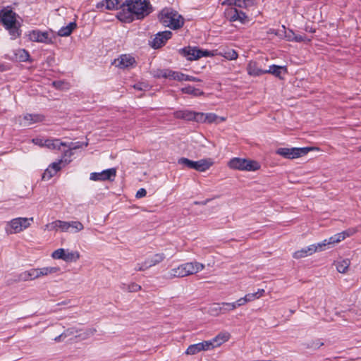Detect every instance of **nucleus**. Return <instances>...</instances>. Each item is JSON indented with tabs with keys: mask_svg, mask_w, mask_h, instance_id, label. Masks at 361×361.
Masks as SVG:
<instances>
[{
	"mask_svg": "<svg viewBox=\"0 0 361 361\" xmlns=\"http://www.w3.org/2000/svg\"><path fill=\"white\" fill-rule=\"evenodd\" d=\"M124 8L117 13L118 19L122 22L142 19L152 12L151 5L147 0H124Z\"/></svg>",
	"mask_w": 361,
	"mask_h": 361,
	"instance_id": "1",
	"label": "nucleus"
},
{
	"mask_svg": "<svg viewBox=\"0 0 361 361\" xmlns=\"http://www.w3.org/2000/svg\"><path fill=\"white\" fill-rule=\"evenodd\" d=\"M252 0H224L221 5L228 6L229 8L224 11L225 16L230 22L238 21L241 24H247L249 21L248 16L243 11L238 10L240 8H247L253 5Z\"/></svg>",
	"mask_w": 361,
	"mask_h": 361,
	"instance_id": "2",
	"label": "nucleus"
},
{
	"mask_svg": "<svg viewBox=\"0 0 361 361\" xmlns=\"http://www.w3.org/2000/svg\"><path fill=\"white\" fill-rule=\"evenodd\" d=\"M0 22L7 30L12 39L20 37L21 31L20 24L17 20V14L9 6L3 8L0 11Z\"/></svg>",
	"mask_w": 361,
	"mask_h": 361,
	"instance_id": "3",
	"label": "nucleus"
},
{
	"mask_svg": "<svg viewBox=\"0 0 361 361\" xmlns=\"http://www.w3.org/2000/svg\"><path fill=\"white\" fill-rule=\"evenodd\" d=\"M160 23L165 27L173 30H177L183 27L184 18L177 11L165 8L161 10L158 16Z\"/></svg>",
	"mask_w": 361,
	"mask_h": 361,
	"instance_id": "4",
	"label": "nucleus"
},
{
	"mask_svg": "<svg viewBox=\"0 0 361 361\" xmlns=\"http://www.w3.org/2000/svg\"><path fill=\"white\" fill-rule=\"evenodd\" d=\"M178 164L183 168L194 169L200 172L208 170L214 164L212 159H202L198 161H192L185 157H181L178 160Z\"/></svg>",
	"mask_w": 361,
	"mask_h": 361,
	"instance_id": "5",
	"label": "nucleus"
},
{
	"mask_svg": "<svg viewBox=\"0 0 361 361\" xmlns=\"http://www.w3.org/2000/svg\"><path fill=\"white\" fill-rule=\"evenodd\" d=\"M228 166L231 169L248 171H255L260 168L259 164L256 161L237 157L231 159Z\"/></svg>",
	"mask_w": 361,
	"mask_h": 361,
	"instance_id": "6",
	"label": "nucleus"
},
{
	"mask_svg": "<svg viewBox=\"0 0 361 361\" xmlns=\"http://www.w3.org/2000/svg\"><path fill=\"white\" fill-rule=\"evenodd\" d=\"M181 54L190 61L197 60L202 57L214 56L215 51H208L199 49L197 47H188L180 50Z\"/></svg>",
	"mask_w": 361,
	"mask_h": 361,
	"instance_id": "7",
	"label": "nucleus"
},
{
	"mask_svg": "<svg viewBox=\"0 0 361 361\" xmlns=\"http://www.w3.org/2000/svg\"><path fill=\"white\" fill-rule=\"evenodd\" d=\"M311 150V147H280L276 150V154L286 159H293L306 155Z\"/></svg>",
	"mask_w": 361,
	"mask_h": 361,
	"instance_id": "8",
	"label": "nucleus"
},
{
	"mask_svg": "<svg viewBox=\"0 0 361 361\" xmlns=\"http://www.w3.org/2000/svg\"><path fill=\"white\" fill-rule=\"evenodd\" d=\"M29 39L32 42L53 44L55 36L52 31H40L39 30H32L28 34Z\"/></svg>",
	"mask_w": 361,
	"mask_h": 361,
	"instance_id": "9",
	"label": "nucleus"
},
{
	"mask_svg": "<svg viewBox=\"0 0 361 361\" xmlns=\"http://www.w3.org/2000/svg\"><path fill=\"white\" fill-rule=\"evenodd\" d=\"M116 175V170L114 168H111L99 173H91L90 179L94 181L113 180Z\"/></svg>",
	"mask_w": 361,
	"mask_h": 361,
	"instance_id": "10",
	"label": "nucleus"
},
{
	"mask_svg": "<svg viewBox=\"0 0 361 361\" xmlns=\"http://www.w3.org/2000/svg\"><path fill=\"white\" fill-rule=\"evenodd\" d=\"M30 221H33V218H16L10 221L11 228L13 230L12 233H17L26 229L30 226Z\"/></svg>",
	"mask_w": 361,
	"mask_h": 361,
	"instance_id": "11",
	"label": "nucleus"
},
{
	"mask_svg": "<svg viewBox=\"0 0 361 361\" xmlns=\"http://www.w3.org/2000/svg\"><path fill=\"white\" fill-rule=\"evenodd\" d=\"M172 32L169 30L159 32L153 38L150 42V45L154 49H159L164 46L166 42L171 39Z\"/></svg>",
	"mask_w": 361,
	"mask_h": 361,
	"instance_id": "12",
	"label": "nucleus"
},
{
	"mask_svg": "<svg viewBox=\"0 0 361 361\" xmlns=\"http://www.w3.org/2000/svg\"><path fill=\"white\" fill-rule=\"evenodd\" d=\"M44 120V116L39 114H27L23 117H19L20 124L23 127H28L32 124L42 122Z\"/></svg>",
	"mask_w": 361,
	"mask_h": 361,
	"instance_id": "13",
	"label": "nucleus"
},
{
	"mask_svg": "<svg viewBox=\"0 0 361 361\" xmlns=\"http://www.w3.org/2000/svg\"><path fill=\"white\" fill-rule=\"evenodd\" d=\"M124 0H103L97 4L96 8L97 9H102L105 8L107 10H118L121 11L124 8Z\"/></svg>",
	"mask_w": 361,
	"mask_h": 361,
	"instance_id": "14",
	"label": "nucleus"
},
{
	"mask_svg": "<svg viewBox=\"0 0 361 361\" xmlns=\"http://www.w3.org/2000/svg\"><path fill=\"white\" fill-rule=\"evenodd\" d=\"M212 348H214V343L212 341H204L189 345L185 353L188 355H195L202 350H208Z\"/></svg>",
	"mask_w": 361,
	"mask_h": 361,
	"instance_id": "15",
	"label": "nucleus"
},
{
	"mask_svg": "<svg viewBox=\"0 0 361 361\" xmlns=\"http://www.w3.org/2000/svg\"><path fill=\"white\" fill-rule=\"evenodd\" d=\"M135 63V59L132 55L121 54L113 61L112 65L118 68H128L134 66Z\"/></svg>",
	"mask_w": 361,
	"mask_h": 361,
	"instance_id": "16",
	"label": "nucleus"
},
{
	"mask_svg": "<svg viewBox=\"0 0 361 361\" xmlns=\"http://www.w3.org/2000/svg\"><path fill=\"white\" fill-rule=\"evenodd\" d=\"M341 234L336 233L333 236H331L328 239L324 240L322 242L319 243V247H320V250L323 251L329 247L334 246L336 243L343 240V236L341 235Z\"/></svg>",
	"mask_w": 361,
	"mask_h": 361,
	"instance_id": "17",
	"label": "nucleus"
},
{
	"mask_svg": "<svg viewBox=\"0 0 361 361\" xmlns=\"http://www.w3.org/2000/svg\"><path fill=\"white\" fill-rule=\"evenodd\" d=\"M320 247H319V245L317 244H313L310 245V246H307L306 247H304L300 250H298L293 253V257L295 259H300L305 257L307 256L311 255L313 253L316 252H319Z\"/></svg>",
	"mask_w": 361,
	"mask_h": 361,
	"instance_id": "18",
	"label": "nucleus"
},
{
	"mask_svg": "<svg viewBox=\"0 0 361 361\" xmlns=\"http://www.w3.org/2000/svg\"><path fill=\"white\" fill-rule=\"evenodd\" d=\"M186 275H192L202 271L204 268V265L197 262H187L183 264Z\"/></svg>",
	"mask_w": 361,
	"mask_h": 361,
	"instance_id": "19",
	"label": "nucleus"
},
{
	"mask_svg": "<svg viewBox=\"0 0 361 361\" xmlns=\"http://www.w3.org/2000/svg\"><path fill=\"white\" fill-rule=\"evenodd\" d=\"M176 71H173L171 69H152L150 73L155 78H164L170 80H173V77L171 75L176 73Z\"/></svg>",
	"mask_w": 361,
	"mask_h": 361,
	"instance_id": "20",
	"label": "nucleus"
},
{
	"mask_svg": "<svg viewBox=\"0 0 361 361\" xmlns=\"http://www.w3.org/2000/svg\"><path fill=\"white\" fill-rule=\"evenodd\" d=\"M37 278H39L37 269H31L19 274L18 280L26 281Z\"/></svg>",
	"mask_w": 361,
	"mask_h": 361,
	"instance_id": "21",
	"label": "nucleus"
},
{
	"mask_svg": "<svg viewBox=\"0 0 361 361\" xmlns=\"http://www.w3.org/2000/svg\"><path fill=\"white\" fill-rule=\"evenodd\" d=\"M165 259V255L164 253H157L152 256L151 257H148L145 261V264L147 266V268H150L153 266H155L157 264H159Z\"/></svg>",
	"mask_w": 361,
	"mask_h": 361,
	"instance_id": "22",
	"label": "nucleus"
},
{
	"mask_svg": "<svg viewBox=\"0 0 361 361\" xmlns=\"http://www.w3.org/2000/svg\"><path fill=\"white\" fill-rule=\"evenodd\" d=\"M47 227H50L49 229H60L63 232L69 231V225L68 224V221H63L61 220L53 221L49 225H47Z\"/></svg>",
	"mask_w": 361,
	"mask_h": 361,
	"instance_id": "23",
	"label": "nucleus"
},
{
	"mask_svg": "<svg viewBox=\"0 0 361 361\" xmlns=\"http://www.w3.org/2000/svg\"><path fill=\"white\" fill-rule=\"evenodd\" d=\"M76 27V23L75 22H71L66 26L61 27L57 34L60 37H68L72 33Z\"/></svg>",
	"mask_w": 361,
	"mask_h": 361,
	"instance_id": "24",
	"label": "nucleus"
},
{
	"mask_svg": "<svg viewBox=\"0 0 361 361\" xmlns=\"http://www.w3.org/2000/svg\"><path fill=\"white\" fill-rule=\"evenodd\" d=\"M193 112L189 110H179L173 113V116L176 118L184 119L186 121H192Z\"/></svg>",
	"mask_w": 361,
	"mask_h": 361,
	"instance_id": "25",
	"label": "nucleus"
},
{
	"mask_svg": "<svg viewBox=\"0 0 361 361\" xmlns=\"http://www.w3.org/2000/svg\"><path fill=\"white\" fill-rule=\"evenodd\" d=\"M44 147L54 149H60L61 146H66V142H61L59 139H46Z\"/></svg>",
	"mask_w": 361,
	"mask_h": 361,
	"instance_id": "26",
	"label": "nucleus"
},
{
	"mask_svg": "<svg viewBox=\"0 0 361 361\" xmlns=\"http://www.w3.org/2000/svg\"><path fill=\"white\" fill-rule=\"evenodd\" d=\"M186 272L183 264L178 266L177 268H173L169 272V276L170 278L174 277H184L186 276Z\"/></svg>",
	"mask_w": 361,
	"mask_h": 361,
	"instance_id": "27",
	"label": "nucleus"
},
{
	"mask_svg": "<svg viewBox=\"0 0 361 361\" xmlns=\"http://www.w3.org/2000/svg\"><path fill=\"white\" fill-rule=\"evenodd\" d=\"M230 335L228 333H220L210 341L214 343V348H215L227 341Z\"/></svg>",
	"mask_w": 361,
	"mask_h": 361,
	"instance_id": "28",
	"label": "nucleus"
},
{
	"mask_svg": "<svg viewBox=\"0 0 361 361\" xmlns=\"http://www.w3.org/2000/svg\"><path fill=\"white\" fill-rule=\"evenodd\" d=\"M171 75L173 77V80H177V81H183V80H185V81H200V79H198L195 77L190 76V75L183 74L180 72H176V73H173Z\"/></svg>",
	"mask_w": 361,
	"mask_h": 361,
	"instance_id": "29",
	"label": "nucleus"
},
{
	"mask_svg": "<svg viewBox=\"0 0 361 361\" xmlns=\"http://www.w3.org/2000/svg\"><path fill=\"white\" fill-rule=\"evenodd\" d=\"M288 69H265V73H269L279 78L281 80H283L285 75L288 73Z\"/></svg>",
	"mask_w": 361,
	"mask_h": 361,
	"instance_id": "30",
	"label": "nucleus"
},
{
	"mask_svg": "<svg viewBox=\"0 0 361 361\" xmlns=\"http://www.w3.org/2000/svg\"><path fill=\"white\" fill-rule=\"evenodd\" d=\"M181 91L183 93L192 94L195 97L204 94V92L202 90L195 88L192 86H187V87H183L181 89Z\"/></svg>",
	"mask_w": 361,
	"mask_h": 361,
	"instance_id": "31",
	"label": "nucleus"
},
{
	"mask_svg": "<svg viewBox=\"0 0 361 361\" xmlns=\"http://www.w3.org/2000/svg\"><path fill=\"white\" fill-rule=\"evenodd\" d=\"M205 122L208 123H219L225 120L223 117H219L216 114L213 113L205 114Z\"/></svg>",
	"mask_w": 361,
	"mask_h": 361,
	"instance_id": "32",
	"label": "nucleus"
},
{
	"mask_svg": "<svg viewBox=\"0 0 361 361\" xmlns=\"http://www.w3.org/2000/svg\"><path fill=\"white\" fill-rule=\"evenodd\" d=\"M80 257V255L78 252H69L66 250L63 259L65 262H76Z\"/></svg>",
	"mask_w": 361,
	"mask_h": 361,
	"instance_id": "33",
	"label": "nucleus"
},
{
	"mask_svg": "<svg viewBox=\"0 0 361 361\" xmlns=\"http://www.w3.org/2000/svg\"><path fill=\"white\" fill-rule=\"evenodd\" d=\"M350 266V260L348 259H343L338 262L336 264V269L340 273H345Z\"/></svg>",
	"mask_w": 361,
	"mask_h": 361,
	"instance_id": "34",
	"label": "nucleus"
},
{
	"mask_svg": "<svg viewBox=\"0 0 361 361\" xmlns=\"http://www.w3.org/2000/svg\"><path fill=\"white\" fill-rule=\"evenodd\" d=\"M52 85L57 90H69L71 85L68 82L64 80H56L52 82Z\"/></svg>",
	"mask_w": 361,
	"mask_h": 361,
	"instance_id": "35",
	"label": "nucleus"
},
{
	"mask_svg": "<svg viewBox=\"0 0 361 361\" xmlns=\"http://www.w3.org/2000/svg\"><path fill=\"white\" fill-rule=\"evenodd\" d=\"M59 269L58 267H43L37 269L39 277L48 275L49 274L56 273Z\"/></svg>",
	"mask_w": 361,
	"mask_h": 361,
	"instance_id": "36",
	"label": "nucleus"
},
{
	"mask_svg": "<svg viewBox=\"0 0 361 361\" xmlns=\"http://www.w3.org/2000/svg\"><path fill=\"white\" fill-rule=\"evenodd\" d=\"M69 229L71 228L73 232L77 233L82 231L84 228L82 224L80 221H69Z\"/></svg>",
	"mask_w": 361,
	"mask_h": 361,
	"instance_id": "37",
	"label": "nucleus"
},
{
	"mask_svg": "<svg viewBox=\"0 0 361 361\" xmlns=\"http://www.w3.org/2000/svg\"><path fill=\"white\" fill-rule=\"evenodd\" d=\"M221 303H214L209 308V313L212 315H219L221 314Z\"/></svg>",
	"mask_w": 361,
	"mask_h": 361,
	"instance_id": "38",
	"label": "nucleus"
},
{
	"mask_svg": "<svg viewBox=\"0 0 361 361\" xmlns=\"http://www.w3.org/2000/svg\"><path fill=\"white\" fill-rule=\"evenodd\" d=\"M221 309L223 314L236 308V305H234L233 302H221Z\"/></svg>",
	"mask_w": 361,
	"mask_h": 361,
	"instance_id": "39",
	"label": "nucleus"
},
{
	"mask_svg": "<svg viewBox=\"0 0 361 361\" xmlns=\"http://www.w3.org/2000/svg\"><path fill=\"white\" fill-rule=\"evenodd\" d=\"M123 289L129 292H137L141 289V286L135 283L129 285L123 284Z\"/></svg>",
	"mask_w": 361,
	"mask_h": 361,
	"instance_id": "40",
	"label": "nucleus"
},
{
	"mask_svg": "<svg viewBox=\"0 0 361 361\" xmlns=\"http://www.w3.org/2000/svg\"><path fill=\"white\" fill-rule=\"evenodd\" d=\"M222 56L228 60H233L237 59L238 54L236 51L233 49L226 51L224 54H222Z\"/></svg>",
	"mask_w": 361,
	"mask_h": 361,
	"instance_id": "41",
	"label": "nucleus"
},
{
	"mask_svg": "<svg viewBox=\"0 0 361 361\" xmlns=\"http://www.w3.org/2000/svg\"><path fill=\"white\" fill-rule=\"evenodd\" d=\"M17 58L22 61H25L29 59V54L25 49H20L16 54Z\"/></svg>",
	"mask_w": 361,
	"mask_h": 361,
	"instance_id": "42",
	"label": "nucleus"
},
{
	"mask_svg": "<svg viewBox=\"0 0 361 361\" xmlns=\"http://www.w3.org/2000/svg\"><path fill=\"white\" fill-rule=\"evenodd\" d=\"M205 114L200 112H193L192 121L199 123L205 122Z\"/></svg>",
	"mask_w": 361,
	"mask_h": 361,
	"instance_id": "43",
	"label": "nucleus"
},
{
	"mask_svg": "<svg viewBox=\"0 0 361 361\" xmlns=\"http://www.w3.org/2000/svg\"><path fill=\"white\" fill-rule=\"evenodd\" d=\"M63 163V159H60L56 162L51 163L48 169H50L54 171V173H56L61 169V164Z\"/></svg>",
	"mask_w": 361,
	"mask_h": 361,
	"instance_id": "44",
	"label": "nucleus"
},
{
	"mask_svg": "<svg viewBox=\"0 0 361 361\" xmlns=\"http://www.w3.org/2000/svg\"><path fill=\"white\" fill-rule=\"evenodd\" d=\"M65 252L66 250L63 248H59L56 250H55L52 255H51V257L54 258V259H63V257H64V254H65Z\"/></svg>",
	"mask_w": 361,
	"mask_h": 361,
	"instance_id": "45",
	"label": "nucleus"
},
{
	"mask_svg": "<svg viewBox=\"0 0 361 361\" xmlns=\"http://www.w3.org/2000/svg\"><path fill=\"white\" fill-rule=\"evenodd\" d=\"M56 173H54V171L50 169H47L43 173L42 179L43 180H48L51 178H52Z\"/></svg>",
	"mask_w": 361,
	"mask_h": 361,
	"instance_id": "46",
	"label": "nucleus"
},
{
	"mask_svg": "<svg viewBox=\"0 0 361 361\" xmlns=\"http://www.w3.org/2000/svg\"><path fill=\"white\" fill-rule=\"evenodd\" d=\"M324 343L319 340L317 339L316 341H313L307 344V348H313V349H318L321 346H322Z\"/></svg>",
	"mask_w": 361,
	"mask_h": 361,
	"instance_id": "47",
	"label": "nucleus"
},
{
	"mask_svg": "<svg viewBox=\"0 0 361 361\" xmlns=\"http://www.w3.org/2000/svg\"><path fill=\"white\" fill-rule=\"evenodd\" d=\"M247 73L250 75L258 76L265 74V69H247Z\"/></svg>",
	"mask_w": 361,
	"mask_h": 361,
	"instance_id": "48",
	"label": "nucleus"
},
{
	"mask_svg": "<svg viewBox=\"0 0 361 361\" xmlns=\"http://www.w3.org/2000/svg\"><path fill=\"white\" fill-rule=\"evenodd\" d=\"M73 152H72V150L69 148L68 150L65 151L64 153H63V157L61 159H63V163H69L71 161V159H70L72 155H73Z\"/></svg>",
	"mask_w": 361,
	"mask_h": 361,
	"instance_id": "49",
	"label": "nucleus"
},
{
	"mask_svg": "<svg viewBox=\"0 0 361 361\" xmlns=\"http://www.w3.org/2000/svg\"><path fill=\"white\" fill-rule=\"evenodd\" d=\"M355 233H356V229L352 228H349L348 230H345V231L340 233V234H341V235L343 236V240H344L347 237L352 236Z\"/></svg>",
	"mask_w": 361,
	"mask_h": 361,
	"instance_id": "50",
	"label": "nucleus"
},
{
	"mask_svg": "<svg viewBox=\"0 0 361 361\" xmlns=\"http://www.w3.org/2000/svg\"><path fill=\"white\" fill-rule=\"evenodd\" d=\"M295 34L292 30H285V38L289 42H293Z\"/></svg>",
	"mask_w": 361,
	"mask_h": 361,
	"instance_id": "51",
	"label": "nucleus"
},
{
	"mask_svg": "<svg viewBox=\"0 0 361 361\" xmlns=\"http://www.w3.org/2000/svg\"><path fill=\"white\" fill-rule=\"evenodd\" d=\"M45 141L46 139L42 137H35L32 140V143L40 147H44Z\"/></svg>",
	"mask_w": 361,
	"mask_h": 361,
	"instance_id": "52",
	"label": "nucleus"
},
{
	"mask_svg": "<svg viewBox=\"0 0 361 361\" xmlns=\"http://www.w3.org/2000/svg\"><path fill=\"white\" fill-rule=\"evenodd\" d=\"M247 302L253 301L259 298V294L256 293L245 295Z\"/></svg>",
	"mask_w": 361,
	"mask_h": 361,
	"instance_id": "53",
	"label": "nucleus"
},
{
	"mask_svg": "<svg viewBox=\"0 0 361 361\" xmlns=\"http://www.w3.org/2000/svg\"><path fill=\"white\" fill-rule=\"evenodd\" d=\"M81 146H82V145L80 144V142H78L66 143V147H68V148H70L72 150V149H78Z\"/></svg>",
	"mask_w": 361,
	"mask_h": 361,
	"instance_id": "54",
	"label": "nucleus"
},
{
	"mask_svg": "<svg viewBox=\"0 0 361 361\" xmlns=\"http://www.w3.org/2000/svg\"><path fill=\"white\" fill-rule=\"evenodd\" d=\"M310 39H307V37L305 36H302V35H295V38H294V40L293 42H310Z\"/></svg>",
	"mask_w": 361,
	"mask_h": 361,
	"instance_id": "55",
	"label": "nucleus"
},
{
	"mask_svg": "<svg viewBox=\"0 0 361 361\" xmlns=\"http://www.w3.org/2000/svg\"><path fill=\"white\" fill-rule=\"evenodd\" d=\"M147 266L146 265L145 262H143L142 263H137L136 264V267L135 268V269L136 271H145L146 269H147Z\"/></svg>",
	"mask_w": 361,
	"mask_h": 361,
	"instance_id": "56",
	"label": "nucleus"
},
{
	"mask_svg": "<svg viewBox=\"0 0 361 361\" xmlns=\"http://www.w3.org/2000/svg\"><path fill=\"white\" fill-rule=\"evenodd\" d=\"M247 302H248L247 300L246 296H245L243 298H240L239 300H238L236 302H235L233 303H234V305H236V307H237L242 306Z\"/></svg>",
	"mask_w": 361,
	"mask_h": 361,
	"instance_id": "57",
	"label": "nucleus"
},
{
	"mask_svg": "<svg viewBox=\"0 0 361 361\" xmlns=\"http://www.w3.org/2000/svg\"><path fill=\"white\" fill-rule=\"evenodd\" d=\"M77 331L75 330V328H68L67 329H66L63 334H65L66 335V338L70 336H72L75 333H76Z\"/></svg>",
	"mask_w": 361,
	"mask_h": 361,
	"instance_id": "58",
	"label": "nucleus"
},
{
	"mask_svg": "<svg viewBox=\"0 0 361 361\" xmlns=\"http://www.w3.org/2000/svg\"><path fill=\"white\" fill-rule=\"evenodd\" d=\"M147 195V191L144 188H140L136 193L135 197L137 198H142L143 197H145Z\"/></svg>",
	"mask_w": 361,
	"mask_h": 361,
	"instance_id": "59",
	"label": "nucleus"
},
{
	"mask_svg": "<svg viewBox=\"0 0 361 361\" xmlns=\"http://www.w3.org/2000/svg\"><path fill=\"white\" fill-rule=\"evenodd\" d=\"M65 338H66L65 334L61 333L60 335H59L58 336H56L54 338V341L56 342H61V341H63Z\"/></svg>",
	"mask_w": 361,
	"mask_h": 361,
	"instance_id": "60",
	"label": "nucleus"
},
{
	"mask_svg": "<svg viewBox=\"0 0 361 361\" xmlns=\"http://www.w3.org/2000/svg\"><path fill=\"white\" fill-rule=\"evenodd\" d=\"M147 87V85L143 83L136 84L134 85V88L138 90H142Z\"/></svg>",
	"mask_w": 361,
	"mask_h": 361,
	"instance_id": "61",
	"label": "nucleus"
},
{
	"mask_svg": "<svg viewBox=\"0 0 361 361\" xmlns=\"http://www.w3.org/2000/svg\"><path fill=\"white\" fill-rule=\"evenodd\" d=\"M210 200H211V199H207V200H205L204 201H201V202L195 201L194 202V204L196 205H206Z\"/></svg>",
	"mask_w": 361,
	"mask_h": 361,
	"instance_id": "62",
	"label": "nucleus"
},
{
	"mask_svg": "<svg viewBox=\"0 0 361 361\" xmlns=\"http://www.w3.org/2000/svg\"><path fill=\"white\" fill-rule=\"evenodd\" d=\"M264 289H258V290L257 292H255L256 293H258L259 294V298L263 295V294L264 293Z\"/></svg>",
	"mask_w": 361,
	"mask_h": 361,
	"instance_id": "63",
	"label": "nucleus"
},
{
	"mask_svg": "<svg viewBox=\"0 0 361 361\" xmlns=\"http://www.w3.org/2000/svg\"><path fill=\"white\" fill-rule=\"evenodd\" d=\"M269 68H285V66H278V65H271L269 66Z\"/></svg>",
	"mask_w": 361,
	"mask_h": 361,
	"instance_id": "64",
	"label": "nucleus"
}]
</instances>
